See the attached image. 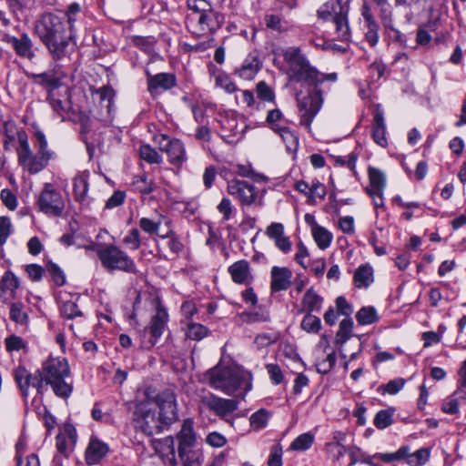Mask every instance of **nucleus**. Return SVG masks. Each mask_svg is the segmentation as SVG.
Returning a JSON list of instances; mask_svg holds the SVG:
<instances>
[{"label": "nucleus", "instance_id": "nucleus-1", "mask_svg": "<svg viewBox=\"0 0 466 466\" xmlns=\"http://www.w3.org/2000/svg\"><path fill=\"white\" fill-rule=\"evenodd\" d=\"M283 56L289 66L291 79L297 82L305 81L314 86L313 89L307 96L301 99L298 98L300 124L309 127L323 103L319 85L325 80L335 82L337 80V74L325 75L319 72L310 66L309 60L299 47H289L284 52Z\"/></svg>", "mask_w": 466, "mask_h": 466}, {"label": "nucleus", "instance_id": "nucleus-2", "mask_svg": "<svg viewBox=\"0 0 466 466\" xmlns=\"http://www.w3.org/2000/svg\"><path fill=\"white\" fill-rule=\"evenodd\" d=\"M5 148H7L9 142L14 140L16 136L18 141V147L16 148L18 162L24 169L27 170L30 174H36L47 166L48 161L53 156V152L47 148V141L42 131L36 130L35 132V147L37 150L36 154H33L30 148L26 133L24 130H15L14 123L6 122L5 124Z\"/></svg>", "mask_w": 466, "mask_h": 466}, {"label": "nucleus", "instance_id": "nucleus-3", "mask_svg": "<svg viewBox=\"0 0 466 466\" xmlns=\"http://www.w3.org/2000/svg\"><path fill=\"white\" fill-rule=\"evenodd\" d=\"M187 6L191 12L187 15L188 27L195 35L213 34L224 24V15L215 11L208 0H187Z\"/></svg>", "mask_w": 466, "mask_h": 466}, {"label": "nucleus", "instance_id": "nucleus-4", "mask_svg": "<svg viewBox=\"0 0 466 466\" xmlns=\"http://www.w3.org/2000/svg\"><path fill=\"white\" fill-rule=\"evenodd\" d=\"M204 376L212 388L228 395H232L242 386H245L246 390H250L251 387L250 374L238 367L217 365L208 370Z\"/></svg>", "mask_w": 466, "mask_h": 466}, {"label": "nucleus", "instance_id": "nucleus-5", "mask_svg": "<svg viewBox=\"0 0 466 466\" xmlns=\"http://www.w3.org/2000/svg\"><path fill=\"white\" fill-rule=\"evenodd\" d=\"M46 379V385H50L54 393L60 398L67 399L73 386L67 381L70 378V368L65 358L49 357L41 368Z\"/></svg>", "mask_w": 466, "mask_h": 466}, {"label": "nucleus", "instance_id": "nucleus-6", "mask_svg": "<svg viewBox=\"0 0 466 466\" xmlns=\"http://www.w3.org/2000/svg\"><path fill=\"white\" fill-rule=\"evenodd\" d=\"M97 256L102 266L109 270H120L127 273H136L137 268L134 260L123 250L115 245H107L97 250Z\"/></svg>", "mask_w": 466, "mask_h": 466}, {"label": "nucleus", "instance_id": "nucleus-7", "mask_svg": "<svg viewBox=\"0 0 466 466\" xmlns=\"http://www.w3.org/2000/svg\"><path fill=\"white\" fill-rule=\"evenodd\" d=\"M133 420L148 436L158 434L165 429L151 402L140 401L136 405Z\"/></svg>", "mask_w": 466, "mask_h": 466}, {"label": "nucleus", "instance_id": "nucleus-8", "mask_svg": "<svg viewBox=\"0 0 466 466\" xmlns=\"http://www.w3.org/2000/svg\"><path fill=\"white\" fill-rule=\"evenodd\" d=\"M75 25H69V30L54 36L42 44L46 46L52 58L56 61L68 57L76 49Z\"/></svg>", "mask_w": 466, "mask_h": 466}, {"label": "nucleus", "instance_id": "nucleus-9", "mask_svg": "<svg viewBox=\"0 0 466 466\" xmlns=\"http://www.w3.org/2000/svg\"><path fill=\"white\" fill-rule=\"evenodd\" d=\"M39 211L50 217H61L66 204L61 193L50 183H46L37 198Z\"/></svg>", "mask_w": 466, "mask_h": 466}, {"label": "nucleus", "instance_id": "nucleus-10", "mask_svg": "<svg viewBox=\"0 0 466 466\" xmlns=\"http://www.w3.org/2000/svg\"><path fill=\"white\" fill-rule=\"evenodd\" d=\"M227 192L241 206L261 205V198L258 195V188L248 181L237 178L228 181Z\"/></svg>", "mask_w": 466, "mask_h": 466}, {"label": "nucleus", "instance_id": "nucleus-11", "mask_svg": "<svg viewBox=\"0 0 466 466\" xmlns=\"http://www.w3.org/2000/svg\"><path fill=\"white\" fill-rule=\"evenodd\" d=\"M69 30V25L59 16L47 13L35 22V33L43 43Z\"/></svg>", "mask_w": 466, "mask_h": 466}, {"label": "nucleus", "instance_id": "nucleus-12", "mask_svg": "<svg viewBox=\"0 0 466 466\" xmlns=\"http://www.w3.org/2000/svg\"><path fill=\"white\" fill-rule=\"evenodd\" d=\"M155 141L158 144L159 149L167 153L172 165L181 166L187 160L184 144L179 139L161 134L155 137Z\"/></svg>", "mask_w": 466, "mask_h": 466}, {"label": "nucleus", "instance_id": "nucleus-13", "mask_svg": "<svg viewBox=\"0 0 466 466\" xmlns=\"http://www.w3.org/2000/svg\"><path fill=\"white\" fill-rule=\"evenodd\" d=\"M14 376L24 397L28 395L29 387L43 393L46 379L41 369L31 374L25 367L19 366L15 370Z\"/></svg>", "mask_w": 466, "mask_h": 466}, {"label": "nucleus", "instance_id": "nucleus-14", "mask_svg": "<svg viewBox=\"0 0 466 466\" xmlns=\"http://www.w3.org/2000/svg\"><path fill=\"white\" fill-rule=\"evenodd\" d=\"M159 408L158 417L165 429L177 420L176 395L171 390H165L157 396Z\"/></svg>", "mask_w": 466, "mask_h": 466}, {"label": "nucleus", "instance_id": "nucleus-15", "mask_svg": "<svg viewBox=\"0 0 466 466\" xmlns=\"http://www.w3.org/2000/svg\"><path fill=\"white\" fill-rule=\"evenodd\" d=\"M167 321L168 314L167 310L159 305L157 308L156 314L152 316L148 327L145 329V335L148 334L149 338L147 341L143 343L144 347L149 349L157 344L166 329Z\"/></svg>", "mask_w": 466, "mask_h": 466}, {"label": "nucleus", "instance_id": "nucleus-16", "mask_svg": "<svg viewBox=\"0 0 466 466\" xmlns=\"http://www.w3.org/2000/svg\"><path fill=\"white\" fill-rule=\"evenodd\" d=\"M202 404L220 418H225L238 409V402L233 399H223L213 394L203 396Z\"/></svg>", "mask_w": 466, "mask_h": 466}, {"label": "nucleus", "instance_id": "nucleus-17", "mask_svg": "<svg viewBox=\"0 0 466 466\" xmlns=\"http://www.w3.org/2000/svg\"><path fill=\"white\" fill-rule=\"evenodd\" d=\"M2 41L11 45L15 54L21 57L32 60L35 56L33 49V41L26 33H23L20 37L5 34Z\"/></svg>", "mask_w": 466, "mask_h": 466}, {"label": "nucleus", "instance_id": "nucleus-18", "mask_svg": "<svg viewBox=\"0 0 466 466\" xmlns=\"http://www.w3.org/2000/svg\"><path fill=\"white\" fill-rule=\"evenodd\" d=\"M178 441V456H183L185 451L192 450L197 442V434L194 431V421L188 418L184 420L181 429L177 434Z\"/></svg>", "mask_w": 466, "mask_h": 466}, {"label": "nucleus", "instance_id": "nucleus-19", "mask_svg": "<svg viewBox=\"0 0 466 466\" xmlns=\"http://www.w3.org/2000/svg\"><path fill=\"white\" fill-rule=\"evenodd\" d=\"M262 66V62L258 52L249 53L241 65L237 67L234 74L244 80H252L255 78Z\"/></svg>", "mask_w": 466, "mask_h": 466}, {"label": "nucleus", "instance_id": "nucleus-20", "mask_svg": "<svg viewBox=\"0 0 466 466\" xmlns=\"http://www.w3.org/2000/svg\"><path fill=\"white\" fill-rule=\"evenodd\" d=\"M292 271L286 267L274 266L270 271V289L272 293L287 290L292 281Z\"/></svg>", "mask_w": 466, "mask_h": 466}, {"label": "nucleus", "instance_id": "nucleus-21", "mask_svg": "<svg viewBox=\"0 0 466 466\" xmlns=\"http://www.w3.org/2000/svg\"><path fill=\"white\" fill-rule=\"evenodd\" d=\"M266 235L274 241L276 247L284 253L291 250V241L284 235V226L279 222H272L266 228Z\"/></svg>", "mask_w": 466, "mask_h": 466}, {"label": "nucleus", "instance_id": "nucleus-22", "mask_svg": "<svg viewBox=\"0 0 466 466\" xmlns=\"http://www.w3.org/2000/svg\"><path fill=\"white\" fill-rule=\"evenodd\" d=\"M108 445L96 437H91L88 446L86 450L85 459L87 465H96L106 455Z\"/></svg>", "mask_w": 466, "mask_h": 466}, {"label": "nucleus", "instance_id": "nucleus-23", "mask_svg": "<svg viewBox=\"0 0 466 466\" xmlns=\"http://www.w3.org/2000/svg\"><path fill=\"white\" fill-rule=\"evenodd\" d=\"M228 273L237 284L249 285L253 281L249 263L241 259L228 267Z\"/></svg>", "mask_w": 466, "mask_h": 466}, {"label": "nucleus", "instance_id": "nucleus-24", "mask_svg": "<svg viewBox=\"0 0 466 466\" xmlns=\"http://www.w3.org/2000/svg\"><path fill=\"white\" fill-rule=\"evenodd\" d=\"M28 77L37 85L44 86L48 95L62 87L60 77L54 71L44 72L41 74H29Z\"/></svg>", "mask_w": 466, "mask_h": 466}, {"label": "nucleus", "instance_id": "nucleus-25", "mask_svg": "<svg viewBox=\"0 0 466 466\" xmlns=\"http://www.w3.org/2000/svg\"><path fill=\"white\" fill-rule=\"evenodd\" d=\"M90 173L86 170L79 172L73 178V195L75 201L83 204L88 192Z\"/></svg>", "mask_w": 466, "mask_h": 466}, {"label": "nucleus", "instance_id": "nucleus-26", "mask_svg": "<svg viewBox=\"0 0 466 466\" xmlns=\"http://www.w3.org/2000/svg\"><path fill=\"white\" fill-rule=\"evenodd\" d=\"M372 137L374 141L380 147H385L388 144L386 137V127L384 122L383 112L377 107L374 114L372 126Z\"/></svg>", "mask_w": 466, "mask_h": 466}, {"label": "nucleus", "instance_id": "nucleus-27", "mask_svg": "<svg viewBox=\"0 0 466 466\" xmlns=\"http://www.w3.org/2000/svg\"><path fill=\"white\" fill-rule=\"evenodd\" d=\"M346 4H343L341 0H329L327 3L322 5L318 10V16L322 20H333L336 18L338 14L343 13V7Z\"/></svg>", "mask_w": 466, "mask_h": 466}, {"label": "nucleus", "instance_id": "nucleus-28", "mask_svg": "<svg viewBox=\"0 0 466 466\" xmlns=\"http://www.w3.org/2000/svg\"><path fill=\"white\" fill-rule=\"evenodd\" d=\"M353 281L358 289H366L374 281L373 268L369 264L360 265L355 271Z\"/></svg>", "mask_w": 466, "mask_h": 466}, {"label": "nucleus", "instance_id": "nucleus-29", "mask_svg": "<svg viewBox=\"0 0 466 466\" xmlns=\"http://www.w3.org/2000/svg\"><path fill=\"white\" fill-rule=\"evenodd\" d=\"M64 91L65 95L63 98L58 97L56 91L51 93L47 96V99L53 110L62 117L70 109V102L68 99V88L65 86Z\"/></svg>", "mask_w": 466, "mask_h": 466}, {"label": "nucleus", "instance_id": "nucleus-30", "mask_svg": "<svg viewBox=\"0 0 466 466\" xmlns=\"http://www.w3.org/2000/svg\"><path fill=\"white\" fill-rule=\"evenodd\" d=\"M311 232L316 244L320 249H326L329 247L333 236L327 228L314 222Z\"/></svg>", "mask_w": 466, "mask_h": 466}, {"label": "nucleus", "instance_id": "nucleus-31", "mask_svg": "<svg viewBox=\"0 0 466 466\" xmlns=\"http://www.w3.org/2000/svg\"><path fill=\"white\" fill-rule=\"evenodd\" d=\"M176 85V78L174 75L168 73L157 74L148 80V89L163 88L170 89Z\"/></svg>", "mask_w": 466, "mask_h": 466}, {"label": "nucleus", "instance_id": "nucleus-32", "mask_svg": "<svg viewBox=\"0 0 466 466\" xmlns=\"http://www.w3.org/2000/svg\"><path fill=\"white\" fill-rule=\"evenodd\" d=\"M369 179L370 186L366 188V191H375L376 194L383 192L386 187V178L384 174L374 167L369 168Z\"/></svg>", "mask_w": 466, "mask_h": 466}, {"label": "nucleus", "instance_id": "nucleus-33", "mask_svg": "<svg viewBox=\"0 0 466 466\" xmlns=\"http://www.w3.org/2000/svg\"><path fill=\"white\" fill-rule=\"evenodd\" d=\"M322 301V298L319 296L312 288H310L303 296L302 306L308 313H311L319 311L321 309Z\"/></svg>", "mask_w": 466, "mask_h": 466}, {"label": "nucleus", "instance_id": "nucleus-34", "mask_svg": "<svg viewBox=\"0 0 466 466\" xmlns=\"http://www.w3.org/2000/svg\"><path fill=\"white\" fill-rule=\"evenodd\" d=\"M209 72L213 75H216L215 80L217 86L223 88L228 94H232L238 90L235 83L227 74L220 72L214 66L209 67Z\"/></svg>", "mask_w": 466, "mask_h": 466}, {"label": "nucleus", "instance_id": "nucleus-35", "mask_svg": "<svg viewBox=\"0 0 466 466\" xmlns=\"http://www.w3.org/2000/svg\"><path fill=\"white\" fill-rule=\"evenodd\" d=\"M343 13L338 14L334 19L336 25V31L340 40H348L350 37V27L348 24V12L349 6L346 5L343 7Z\"/></svg>", "mask_w": 466, "mask_h": 466}, {"label": "nucleus", "instance_id": "nucleus-36", "mask_svg": "<svg viewBox=\"0 0 466 466\" xmlns=\"http://www.w3.org/2000/svg\"><path fill=\"white\" fill-rule=\"evenodd\" d=\"M278 133L282 141L285 143L289 152H296L299 147V137L288 127H279L275 131Z\"/></svg>", "mask_w": 466, "mask_h": 466}, {"label": "nucleus", "instance_id": "nucleus-37", "mask_svg": "<svg viewBox=\"0 0 466 466\" xmlns=\"http://www.w3.org/2000/svg\"><path fill=\"white\" fill-rule=\"evenodd\" d=\"M353 321L350 319H344L339 323V330L336 334L335 342L343 346L352 336Z\"/></svg>", "mask_w": 466, "mask_h": 466}, {"label": "nucleus", "instance_id": "nucleus-38", "mask_svg": "<svg viewBox=\"0 0 466 466\" xmlns=\"http://www.w3.org/2000/svg\"><path fill=\"white\" fill-rule=\"evenodd\" d=\"M186 326V336L189 339L200 340L208 334V329L200 323L188 321Z\"/></svg>", "mask_w": 466, "mask_h": 466}, {"label": "nucleus", "instance_id": "nucleus-39", "mask_svg": "<svg viewBox=\"0 0 466 466\" xmlns=\"http://www.w3.org/2000/svg\"><path fill=\"white\" fill-rule=\"evenodd\" d=\"M133 186L135 189L142 195H148L157 187L156 183L148 179L146 174L135 177Z\"/></svg>", "mask_w": 466, "mask_h": 466}, {"label": "nucleus", "instance_id": "nucleus-40", "mask_svg": "<svg viewBox=\"0 0 466 466\" xmlns=\"http://www.w3.org/2000/svg\"><path fill=\"white\" fill-rule=\"evenodd\" d=\"M238 321L243 323L264 322L269 319L266 311H244L238 315Z\"/></svg>", "mask_w": 466, "mask_h": 466}, {"label": "nucleus", "instance_id": "nucleus-41", "mask_svg": "<svg viewBox=\"0 0 466 466\" xmlns=\"http://www.w3.org/2000/svg\"><path fill=\"white\" fill-rule=\"evenodd\" d=\"M313 441L314 435L312 433H302L291 442L289 449L292 451H304L312 446Z\"/></svg>", "mask_w": 466, "mask_h": 466}, {"label": "nucleus", "instance_id": "nucleus-42", "mask_svg": "<svg viewBox=\"0 0 466 466\" xmlns=\"http://www.w3.org/2000/svg\"><path fill=\"white\" fill-rule=\"evenodd\" d=\"M269 418L270 413L265 409H260L250 416V426L256 431L262 430L268 425Z\"/></svg>", "mask_w": 466, "mask_h": 466}, {"label": "nucleus", "instance_id": "nucleus-43", "mask_svg": "<svg viewBox=\"0 0 466 466\" xmlns=\"http://www.w3.org/2000/svg\"><path fill=\"white\" fill-rule=\"evenodd\" d=\"M394 409H387L380 410L374 418V425L383 430L388 428L393 423Z\"/></svg>", "mask_w": 466, "mask_h": 466}, {"label": "nucleus", "instance_id": "nucleus-44", "mask_svg": "<svg viewBox=\"0 0 466 466\" xmlns=\"http://www.w3.org/2000/svg\"><path fill=\"white\" fill-rule=\"evenodd\" d=\"M10 319L20 325H25L28 322V315L24 310L22 303L14 302L10 305Z\"/></svg>", "mask_w": 466, "mask_h": 466}, {"label": "nucleus", "instance_id": "nucleus-45", "mask_svg": "<svg viewBox=\"0 0 466 466\" xmlns=\"http://www.w3.org/2000/svg\"><path fill=\"white\" fill-rule=\"evenodd\" d=\"M356 319L360 325H370L377 319L376 309L372 307H363L356 314Z\"/></svg>", "mask_w": 466, "mask_h": 466}, {"label": "nucleus", "instance_id": "nucleus-46", "mask_svg": "<svg viewBox=\"0 0 466 466\" xmlns=\"http://www.w3.org/2000/svg\"><path fill=\"white\" fill-rule=\"evenodd\" d=\"M140 157L149 164H160L163 160L160 154L149 145H143L139 148Z\"/></svg>", "mask_w": 466, "mask_h": 466}, {"label": "nucleus", "instance_id": "nucleus-47", "mask_svg": "<svg viewBox=\"0 0 466 466\" xmlns=\"http://www.w3.org/2000/svg\"><path fill=\"white\" fill-rule=\"evenodd\" d=\"M301 329L309 333H318L321 328L320 319L311 313H307L301 321Z\"/></svg>", "mask_w": 466, "mask_h": 466}, {"label": "nucleus", "instance_id": "nucleus-48", "mask_svg": "<svg viewBox=\"0 0 466 466\" xmlns=\"http://www.w3.org/2000/svg\"><path fill=\"white\" fill-rule=\"evenodd\" d=\"M430 458V451L427 449H420L412 454L407 453L404 458L407 460V463L411 466H421L425 464Z\"/></svg>", "mask_w": 466, "mask_h": 466}, {"label": "nucleus", "instance_id": "nucleus-49", "mask_svg": "<svg viewBox=\"0 0 466 466\" xmlns=\"http://www.w3.org/2000/svg\"><path fill=\"white\" fill-rule=\"evenodd\" d=\"M409 448L406 447V446H403L401 448H400L396 452H393V453H376L373 455V458H377L379 460H380L381 461L385 462V463H390V462H393L395 461H401L403 460L406 456H407V453L409 452Z\"/></svg>", "mask_w": 466, "mask_h": 466}, {"label": "nucleus", "instance_id": "nucleus-50", "mask_svg": "<svg viewBox=\"0 0 466 466\" xmlns=\"http://www.w3.org/2000/svg\"><path fill=\"white\" fill-rule=\"evenodd\" d=\"M60 311L65 318L69 319L82 315V312L78 309L76 303L72 300H63L61 302Z\"/></svg>", "mask_w": 466, "mask_h": 466}, {"label": "nucleus", "instance_id": "nucleus-51", "mask_svg": "<svg viewBox=\"0 0 466 466\" xmlns=\"http://www.w3.org/2000/svg\"><path fill=\"white\" fill-rule=\"evenodd\" d=\"M222 129L224 132H229L228 137H237L238 139L242 137L244 127H238V124L234 118H225L222 121Z\"/></svg>", "mask_w": 466, "mask_h": 466}, {"label": "nucleus", "instance_id": "nucleus-52", "mask_svg": "<svg viewBox=\"0 0 466 466\" xmlns=\"http://www.w3.org/2000/svg\"><path fill=\"white\" fill-rule=\"evenodd\" d=\"M335 363V351H331L327 354V357L324 360L316 363V368L318 372L321 374H327L334 367Z\"/></svg>", "mask_w": 466, "mask_h": 466}, {"label": "nucleus", "instance_id": "nucleus-53", "mask_svg": "<svg viewBox=\"0 0 466 466\" xmlns=\"http://www.w3.org/2000/svg\"><path fill=\"white\" fill-rule=\"evenodd\" d=\"M5 345L8 352H13L24 350L26 346V343L21 337L16 335H10L5 339Z\"/></svg>", "mask_w": 466, "mask_h": 466}, {"label": "nucleus", "instance_id": "nucleus-54", "mask_svg": "<svg viewBox=\"0 0 466 466\" xmlns=\"http://www.w3.org/2000/svg\"><path fill=\"white\" fill-rule=\"evenodd\" d=\"M200 454L193 450L185 451L183 456H179L183 462V466H200Z\"/></svg>", "mask_w": 466, "mask_h": 466}, {"label": "nucleus", "instance_id": "nucleus-55", "mask_svg": "<svg viewBox=\"0 0 466 466\" xmlns=\"http://www.w3.org/2000/svg\"><path fill=\"white\" fill-rule=\"evenodd\" d=\"M282 446L278 443L274 444L270 449V453L268 460V466H282Z\"/></svg>", "mask_w": 466, "mask_h": 466}, {"label": "nucleus", "instance_id": "nucleus-56", "mask_svg": "<svg viewBox=\"0 0 466 466\" xmlns=\"http://www.w3.org/2000/svg\"><path fill=\"white\" fill-rule=\"evenodd\" d=\"M46 271L50 274V276L52 277L53 280L56 282V285L62 286L65 284L66 277L63 271L56 264L53 262L47 263Z\"/></svg>", "mask_w": 466, "mask_h": 466}, {"label": "nucleus", "instance_id": "nucleus-57", "mask_svg": "<svg viewBox=\"0 0 466 466\" xmlns=\"http://www.w3.org/2000/svg\"><path fill=\"white\" fill-rule=\"evenodd\" d=\"M123 242L130 246L134 250L138 249L141 245L140 234L137 228H132L123 238Z\"/></svg>", "mask_w": 466, "mask_h": 466}, {"label": "nucleus", "instance_id": "nucleus-58", "mask_svg": "<svg viewBox=\"0 0 466 466\" xmlns=\"http://www.w3.org/2000/svg\"><path fill=\"white\" fill-rule=\"evenodd\" d=\"M19 282L17 278L11 272L5 273L1 280V289L3 290L14 291L18 288Z\"/></svg>", "mask_w": 466, "mask_h": 466}, {"label": "nucleus", "instance_id": "nucleus-59", "mask_svg": "<svg viewBox=\"0 0 466 466\" xmlns=\"http://www.w3.org/2000/svg\"><path fill=\"white\" fill-rule=\"evenodd\" d=\"M257 94L260 99L268 102L273 101L275 97L273 90L263 81L258 83Z\"/></svg>", "mask_w": 466, "mask_h": 466}, {"label": "nucleus", "instance_id": "nucleus-60", "mask_svg": "<svg viewBox=\"0 0 466 466\" xmlns=\"http://www.w3.org/2000/svg\"><path fill=\"white\" fill-rule=\"evenodd\" d=\"M264 21L266 26L271 30L277 31L279 33H281L285 30L282 25V21L279 15L272 14L266 15Z\"/></svg>", "mask_w": 466, "mask_h": 466}, {"label": "nucleus", "instance_id": "nucleus-61", "mask_svg": "<svg viewBox=\"0 0 466 466\" xmlns=\"http://www.w3.org/2000/svg\"><path fill=\"white\" fill-rule=\"evenodd\" d=\"M0 197L3 203L8 209L15 210L16 208L17 198L16 196L10 189H3L1 191Z\"/></svg>", "mask_w": 466, "mask_h": 466}, {"label": "nucleus", "instance_id": "nucleus-62", "mask_svg": "<svg viewBox=\"0 0 466 466\" xmlns=\"http://www.w3.org/2000/svg\"><path fill=\"white\" fill-rule=\"evenodd\" d=\"M283 120V115L279 109L269 110L266 118V121L270 126L273 131H276L279 127H282L279 123Z\"/></svg>", "mask_w": 466, "mask_h": 466}, {"label": "nucleus", "instance_id": "nucleus-63", "mask_svg": "<svg viewBox=\"0 0 466 466\" xmlns=\"http://www.w3.org/2000/svg\"><path fill=\"white\" fill-rule=\"evenodd\" d=\"M139 227L149 235L157 234L160 227V221L155 222L147 218H142L139 220Z\"/></svg>", "mask_w": 466, "mask_h": 466}, {"label": "nucleus", "instance_id": "nucleus-64", "mask_svg": "<svg viewBox=\"0 0 466 466\" xmlns=\"http://www.w3.org/2000/svg\"><path fill=\"white\" fill-rule=\"evenodd\" d=\"M217 208L218 212L223 215L224 220H228L234 210L231 200L228 198H223Z\"/></svg>", "mask_w": 466, "mask_h": 466}]
</instances>
